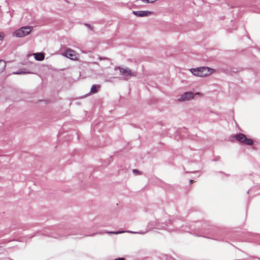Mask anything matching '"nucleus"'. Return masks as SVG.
<instances>
[{
    "label": "nucleus",
    "mask_w": 260,
    "mask_h": 260,
    "mask_svg": "<svg viewBox=\"0 0 260 260\" xmlns=\"http://www.w3.org/2000/svg\"><path fill=\"white\" fill-rule=\"evenodd\" d=\"M41 234L56 239L70 235H82L79 229L74 230L64 224L50 226L41 232Z\"/></svg>",
    "instance_id": "1"
},
{
    "label": "nucleus",
    "mask_w": 260,
    "mask_h": 260,
    "mask_svg": "<svg viewBox=\"0 0 260 260\" xmlns=\"http://www.w3.org/2000/svg\"><path fill=\"white\" fill-rule=\"evenodd\" d=\"M168 215H165L163 218L150 221L147 225V231L153 229L157 230L166 229L169 232L177 231L178 220H166Z\"/></svg>",
    "instance_id": "2"
},
{
    "label": "nucleus",
    "mask_w": 260,
    "mask_h": 260,
    "mask_svg": "<svg viewBox=\"0 0 260 260\" xmlns=\"http://www.w3.org/2000/svg\"><path fill=\"white\" fill-rule=\"evenodd\" d=\"M178 228L177 230H180L185 232L190 233L197 237H203L207 238L212 239L215 240H219L217 238H211L209 236H204L202 235L203 221H197L190 223H186L185 225H182L179 226L178 224Z\"/></svg>",
    "instance_id": "3"
},
{
    "label": "nucleus",
    "mask_w": 260,
    "mask_h": 260,
    "mask_svg": "<svg viewBox=\"0 0 260 260\" xmlns=\"http://www.w3.org/2000/svg\"><path fill=\"white\" fill-rule=\"evenodd\" d=\"M218 232V229L211 225L209 221H203L202 235L206 236L208 235L210 237L216 238L215 237Z\"/></svg>",
    "instance_id": "4"
},
{
    "label": "nucleus",
    "mask_w": 260,
    "mask_h": 260,
    "mask_svg": "<svg viewBox=\"0 0 260 260\" xmlns=\"http://www.w3.org/2000/svg\"><path fill=\"white\" fill-rule=\"evenodd\" d=\"M32 29V26H25L15 31L14 32V35L16 37L21 38L29 34Z\"/></svg>",
    "instance_id": "5"
},
{
    "label": "nucleus",
    "mask_w": 260,
    "mask_h": 260,
    "mask_svg": "<svg viewBox=\"0 0 260 260\" xmlns=\"http://www.w3.org/2000/svg\"><path fill=\"white\" fill-rule=\"evenodd\" d=\"M234 138L239 142L247 145L251 146L254 143L252 139L247 138L246 135L243 133L237 134L234 136Z\"/></svg>",
    "instance_id": "6"
},
{
    "label": "nucleus",
    "mask_w": 260,
    "mask_h": 260,
    "mask_svg": "<svg viewBox=\"0 0 260 260\" xmlns=\"http://www.w3.org/2000/svg\"><path fill=\"white\" fill-rule=\"evenodd\" d=\"M199 77H205L211 75L212 73L213 69L208 67H199Z\"/></svg>",
    "instance_id": "7"
},
{
    "label": "nucleus",
    "mask_w": 260,
    "mask_h": 260,
    "mask_svg": "<svg viewBox=\"0 0 260 260\" xmlns=\"http://www.w3.org/2000/svg\"><path fill=\"white\" fill-rule=\"evenodd\" d=\"M193 98L194 94L192 92H185L178 98V101L179 102H183L191 100Z\"/></svg>",
    "instance_id": "8"
},
{
    "label": "nucleus",
    "mask_w": 260,
    "mask_h": 260,
    "mask_svg": "<svg viewBox=\"0 0 260 260\" xmlns=\"http://www.w3.org/2000/svg\"><path fill=\"white\" fill-rule=\"evenodd\" d=\"M63 55L65 57L70 58L72 60L77 59V56L75 51L70 49H68L66 50Z\"/></svg>",
    "instance_id": "9"
},
{
    "label": "nucleus",
    "mask_w": 260,
    "mask_h": 260,
    "mask_svg": "<svg viewBox=\"0 0 260 260\" xmlns=\"http://www.w3.org/2000/svg\"><path fill=\"white\" fill-rule=\"evenodd\" d=\"M119 72L120 73H121L122 75L125 76H135V73L132 72L131 70L129 69L128 68H123L121 67L118 68Z\"/></svg>",
    "instance_id": "10"
},
{
    "label": "nucleus",
    "mask_w": 260,
    "mask_h": 260,
    "mask_svg": "<svg viewBox=\"0 0 260 260\" xmlns=\"http://www.w3.org/2000/svg\"><path fill=\"white\" fill-rule=\"evenodd\" d=\"M133 13L137 17H142L151 15L153 13V12L149 11H134Z\"/></svg>",
    "instance_id": "11"
},
{
    "label": "nucleus",
    "mask_w": 260,
    "mask_h": 260,
    "mask_svg": "<svg viewBox=\"0 0 260 260\" xmlns=\"http://www.w3.org/2000/svg\"><path fill=\"white\" fill-rule=\"evenodd\" d=\"M247 234L249 236L252 237V239H251V242H258V240H260V234L250 232H248Z\"/></svg>",
    "instance_id": "12"
},
{
    "label": "nucleus",
    "mask_w": 260,
    "mask_h": 260,
    "mask_svg": "<svg viewBox=\"0 0 260 260\" xmlns=\"http://www.w3.org/2000/svg\"><path fill=\"white\" fill-rule=\"evenodd\" d=\"M34 55L35 59L38 61H42L45 58L44 53L42 52L36 53Z\"/></svg>",
    "instance_id": "13"
},
{
    "label": "nucleus",
    "mask_w": 260,
    "mask_h": 260,
    "mask_svg": "<svg viewBox=\"0 0 260 260\" xmlns=\"http://www.w3.org/2000/svg\"><path fill=\"white\" fill-rule=\"evenodd\" d=\"M100 88H101L100 85L94 84L91 87L90 93H91L93 94L96 93L98 92V91Z\"/></svg>",
    "instance_id": "14"
},
{
    "label": "nucleus",
    "mask_w": 260,
    "mask_h": 260,
    "mask_svg": "<svg viewBox=\"0 0 260 260\" xmlns=\"http://www.w3.org/2000/svg\"><path fill=\"white\" fill-rule=\"evenodd\" d=\"M30 73V72L26 71L25 69H20L19 71L17 72H14L13 73V74L15 75H21V74H29Z\"/></svg>",
    "instance_id": "15"
},
{
    "label": "nucleus",
    "mask_w": 260,
    "mask_h": 260,
    "mask_svg": "<svg viewBox=\"0 0 260 260\" xmlns=\"http://www.w3.org/2000/svg\"><path fill=\"white\" fill-rule=\"evenodd\" d=\"M190 72L193 75H195V76H199V72H200L199 71V67L198 68H192V69H190Z\"/></svg>",
    "instance_id": "16"
},
{
    "label": "nucleus",
    "mask_w": 260,
    "mask_h": 260,
    "mask_svg": "<svg viewBox=\"0 0 260 260\" xmlns=\"http://www.w3.org/2000/svg\"><path fill=\"white\" fill-rule=\"evenodd\" d=\"M6 66V62L3 60H0V74L5 70Z\"/></svg>",
    "instance_id": "17"
},
{
    "label": "nucleus",
    "mask_w": 260,
    "mask_h": 260,
    "mask_svg": "<svg viewBox=\"0 0 260 260\" xmlns=\"http://www.w3.org/2000/svg\"><path fill=\"white\" fill-rule=\"evenodd\" d=\"M125 232L123 231H111V232H107V233L108 234H119L124 233Z\"/></svg>",
    "instance_id": "18"
},
{
    "label": "nucleus",
    "mask_w": 260,
    "mask_h": 260,
    "mask_svg": "<svg viewBox=\"0 0 260 260\" xmlns=\"http://www.w3.org/2000/svg\"><path fill=\"white\" fill-rule=\"evenodd\" d=\"M141 1L144 3H146L147 4H149V3L152 4V3H154L155 2H156L157 0H141Z\"/></svg>",
    "instance_id": "19"
},
{
    "label": "nucleus",
    "mask_w": 260,
    "mask_h": 260,
    "mask_svg": "<svg viewBox=\"0 0 260 260\" xmlns=\"http://www.w3.org/2000/svg\"><path fill=\"white\" fill-rule=\"evenodd\" d=\"M126 232H128L129 233H133V234H144L146 233V232H133V231H126Z\"/></svg>",
    "instance_id": "20"
},
{
    "label": "nucleus",
    "mask_w": 260,
    "mask_h": 260,
    "mask_svg": "<svg viewBox=\"0 0 260 260\" xmlns=\"http://www.w3.org/2000/svg\"><path fill=\"white\" fill-rule=\"evenodd\" d=\"M84 25L87 27L88 28H89L90 30L93 31V27L91 26L90 24L85 23H84Z\"/></svg>",
    "instance_id": "21"
},
{
    "label": "nucleus",
    "mask_w": 260,
    "mask_h": 260,
    "mask_svg": "<svg viewBox=\"0 0 260 260\" xmlns=\"http://www.w3.org/2000/svg\"><path fill=\"white\" fill-rule=\"evenodd\" d=\"M133 172L135 175H140V174H141V172L139 170H138L137 169H133Z\"/></svg>",
    "instance_id": "22"
},
{
    "label": "nucleus",
    "mask_w": 260,
    "mask_h": 260,
    "mask_svg": "<svg viewBox=\"0 0 260 260\" xmlns=\"http://www.w3.org/2000/svg\"><path fill=\"white\" fill-rule=\"evenodd\" d=\"M114 260H125V258L124 257H118L114 259Z\"/></svg>",
    "instance_id": "23"
},
{
    "label": "nucleus",
    "mask_w": 260,
    "mask_h": 260,
    "mask_svg": "<svg viewBox=\"0 0 260 260\" xmlns=\"http://www.w3.org/2000/svg\"><path fill=\"white\" fill-rule=\"evenodd\" d=\"M7 242L6 240L3 239L1 241V244H5Z\"/></svg>",
    "instance_id": "24"
},
{
    "label": "nucleus",
    "mask_w": 260,
    "mask_h": 260,
    "mask_svg": "<svg viewBox=\"0 0 260 260\" xmlns=\"http://www.w3.org/2000/svg\"><path fill=\"white\" fill-rule=\"evenodd\" d=\"M39 232H37V233H36V234H35V235H31V236L30 237V238H32V237H35V236H36V235H37V234H39Z\"/></svg>",
    "instance_id": "25"
},
{
    "label": "nucleus",
    "mask_w": 260,
    "mask_h": 260,
    "mask_svg": "<svg viewBox=\"0 0 260 260\" xmlns=\"http://www.w3.org/2000/svg\"><path fill=\"white\" fill-rule=\"evenodd\" d=\"M4 39V36L0 34V41H2Z\"/></svg>",
    "instance_id": "26"
},
{
    "label": "nucleus",
    "mask_w": 260,
    "mask_h": 260,
    "mask_svg": "<svg viewBox=\"0 0 260 260\" xmlns=\"http://www.w3.org/2000/svg\"><path fill=\"white\" fill-rule=\"evenodd\" d=\"M218 159H219V156H218V157H217L213 159V160H214V161H217V160H218Z\"/></svg>",
    "instance_id": "27"
},
{
    "label": "nucleus",
    "mask_w": 260,
    "mask_h": 260,
    "mask_svg": "<svg viewBox=\"0 0 260 260\" xmlns=\"http://www.w3.org/2000/svg\"><path fill=\"white\" fill-rule=\"evenodd\" d=\"M197 172H198V171H192V172H186L185 173H197Z\"/></svg>",
    "instance_id": "28"
},
{
    "label": "nucleus",
    "mask_w": 260,
    "mask_h": 260,
    "mask_svg": "<svg viewBox=\"0 0 260 260\" xmlns=\"http://www.w3.org/2000/svg\"><path fill=\"white\" fill-rule=\"evenodd\" d=\"M194 182L193 180H190L189 182L190 184Z\"/></svg>",
    "instance_id": "29"
},
{
    "label": "nucleus",
    "mask_w": 260,
    "mask_h": 260,
    "mask_svg": "<svg viewBox=\"0 0 260 260\" xmlns=\"http://www.w3.org/2000/svg\"><path fill=\"white\" fill-rule=\"evenodd\" d=\"M96 234V233H93V234H91V235H90L89 236H92L95 235Z\"/></svg>",
    "instance_id": "30"
},
{
    "label": "nucleus",
    "mask_w": 260,
    "mask_h": 260,
    "mask_svg": "<svg viewBox=\"0 0 260 260\" xmlns=\"http://www.w3.org/2000/svg\"><path fill=\"white\" fill-rule=\"evenodd\" d=\"M220 173L221 174H224V173H223V172H220Z\"/></svg>",
    "instance_id": "31"
},
{
    "label": "nucleus",
    "mask_w": 260,
    "mask_h": 260,
    "mask_svg": "<svg viewBox=\"0 0 260 260\" xmlns=\"http://www.w3.org/2000/svg\"><path fill=\"white\" fill-rule=\"evenodd\" d=\"M249 190H248V191H247V193H249Z\"/></svg>",
    "instance_id": "32"
},
{
    "label": "nucleus",
    "mask_w": 260,
    "mask_h": 260,
    "mask_svg": "<svg viewBox=\"0 0 260 260\" xmlns=\"http://www.w3.org/2000/svg\"><path fill=\"white\" fill-rule=\"evenodd\" d=\"M2 248V246H0V249Z\"/></svg>",
    "instance_id": "33"
},
{
    "label": "nucleus",
    "mask_w": 260,
    "mask_h": 260,
    "mask_svg": "<svg viewBox=\"0 0 260 260\" xmlns=\"http://www.w3.org/2000/svg\"><path fill=\"white\" fill-rule=\"evenodd\" d=\"M257 12H258V13H260V12H259V11H257Z\"/></svg>",
    "instance_id": "34"
}]
</instances>
